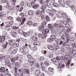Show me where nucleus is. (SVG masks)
Listing matches in <instances>:
<instances>
[{"mask_svg": "<svg viewBox=\"0 0 76 76\" xmlns=\"http://www.w3.org/2000/svg\"><path fill=\"white\" fill-rule=\"evenodd\" d=\"M5 39L3 36H2L1 38L0 42H3L5 41Z\"/></svg>", "mask_w": 76, "mask_h": 76, "instance_id": "nucleus-30", "label": "nucleus"}, {"mask_svg": "<svg viewBox=\"0 0 76 76\" xmlns=\"http://www.w3.org/2000/svg\"><path fill=\"white\" fill-rule=\"evenodd\" d=\"M53 57V54L52 53H50L49 56V58H52Z\"/></svg>", "mask_w": 76, "mask_h": 76, "instance_id": "nucleus-64", "label": "nucleus"}, {"mask_svg": "<svg viewBox=\"0 0 76 76\" xmlns=\"http://www.w3.org/2000/svg\"><path fill=\"white\" fill-rule=\"evenodd\" d=\"M24 72L26 73L27 75H29V70L28 69H24Z\"/></svg>", "mask_w": 76, "mask_h": 76, "instance_id": "nucleus-31", "label": "nucleus"}, {"mask_svg": "<svg viewBox=\"0 0 76 76\" xmlns=\"http://www.w3.org/2000/svg\"><path fill=\"white\" fill-rule=\"evenodd\" d=\"M58 27L59 28H60V29H64V28H65V27L61 23L58 24Z\"/></svg>", "mask_w": 76, "mask_h": 76, "instance_id": "nucleus-13", "label": "nucleus"}, {"mask_svg": "<svg viewBox=\"0 0 76 76\" xmlns=\"http://www.w3.org/2000/svg\"><path fill=\"white\" fill-rule=\"evenodd\" d=\"M20 15L21 16V18L22 19V21L20 25H23V24L24 23V22H25V20H26V18H25V17H23L24 16V14H23V13H21Z\"/></svg>", "mask_w": 76, "mask_h": 76, "instance_id": "nucleus-4", "label": "nucleus"}, {"mask_svg": "<svg viewBox=\"0 0 76 76\" xmlns=\"http://www.w3.org/2000/svg\"><path fill=\"white\" fill-rule=\"evenodd\" d=\"M5 7H8V9L9 10H12L13 9V7L11 6H9V5H6Z\"/></svg>", "mask_w": 76, "mask_h": 76, "instance_id": "nucleus-23", "label": "nucleus"}, {"mask_svg": "<svg viewBox=\"0 0 76 76\" xmlns=\"http://www.w3.org/2000/svg\"><path fill=\"white\" fill-rule=\"evenodd\" d=\"M47 36V35L42 34V36L41 37V38H42V39H45V38H46Z\"/></svg>", "mask_w": 76, "mask_h": 76, "instance_id": "nucleus-43", "label": "nucleus"}, {"mask_svg": "<svg viewBox=\"0 0 76 76\" xmlns=\"http://www.w3.org/2000/svg\"><path fill=\"white\" fill-rule=\"evenodd\" d=\"M32 7L33 9H38L39 7V4H35L32 6Z\"/></svg>", "mask_w": 76, "mask_h": 76, "instance_id": "nucleus-26", "label": "nucleus"}, {"mask_svg": "<svg viewBox=\"0 0 76 76\" xmlns=\"http://www.w3.org/2000/svg\"><path fill=\"white\" fill-rule=\"evenodd\" d=\"M11 36L12 37H16V35H17V33L16 31H12L11 34Z\"/></svg>", "mask_w": 76, "mask_h": 76, "instance_id": "nucleus-17", "label": "nucleus"}, {"mask_svg": "<svg viewBox=\"0 0 76 76\" xmlns=\"http://www.w3.org/2000/svg\"><path fill=\"white\" fill-rule=\"evenodd\" d=\"M10 60H6L5 61V65H6V66H8L10 68H11L12 67V65L10 63Z\"/></svg>", "mask_w": 76, "mask_h": 76, "instance_id": "nucleus-5", "label": "nucleus"}, {"mask_svg": "<svg viewBox=\"0 0 76 76\" xmlns=\"http://www.w3.org/2000/svg\"><path fill=\"white\" fill-rule=\"evenodd\" d=\"M19 29V27H16V26H14L13 27V29H15V30H17Z\"/></svg>", "mask_w": 76, "mask_h": 76, "instance_id": "nucleus-60", "label": "nucleus"}, {"mask_svg": "<svg viewBox=\"0 0 76 76\" xmlns=\"http://www.w3.org/2000/svg\"><path fill=\"white\" fill-rule=\"evenodd\" d=\"M53 41H54V40L51 38V39H48V42H52Z\"/></svg>", "mask_w": 76, "mask_h": 76, "instance_id": "nucleus-53", "label": "nucleus"}, {"mask_svg": "<svg viewBox=\"0 0 76 76\" xmlns=\"http://www.w3.org/2000/svg\"><path fill=\"white\" fill-rule=\"evenodd\" d=\"M23 35L25 37H28V35L27 34V32L26 33L24 32L23 34Z\"/></svg>", "mask_w": 76, "mask_h": 76, "instance_id": "nucleus-52", "label": "nucleus"}, {"mask_svg": "<svg viewBox=\"0 0 76 76\" xmlns=\"http://www.w3.org/2000/svg\"><path fill=\"white\" fill-rule=\"evenodd\" d=\"M18 48H15L11 52V55H14V54H16V53H18Z\"/></svg>", "mask_w": 76, "mask_h": 76, "instance_id": "nucleus-8", "label": "nucleus"}, {"mask_svg": "<svg viewBox=\"0 0 76 76\" xmlns=\"http://www.w3.org/2000/svg\"><path fill=\"white\" fill-rule=\"evenodd\" d=\"M54 69L53 68H51L50 67H49L48 69V72H53V71H54Z\"/></svg>", "mask_w": 76, "mask_h": 76, "instance_id": "nucleus-38", "label": "nucleus"}, {"mask_svg": "<svg viewBox=\"0 0 76 76\" xmlns=\"http://www.w3.org/2000/svg\"><path fill=\"white\" fill-rule=\"evenodd\" d=\"M35 74L37 76H38L39 75L41 74V72H40V70H37L35 72Z\"/></svg>", "mask_w": 76, "mask_h": 76, "instance_id": "nucleus-27", "label": "nucleus"}, {"mask_svg": "<svg viewBox=\"0 0 76 76\" xmlns=\"http://www.w3.org/2000/svg\"><path fill=\"white\" fill-rule=\"evenodd\" d=\"M40 16H41V20H43L45 19V16H44V15H41Z\"/></svg>", "mask_w": 76, "mask_h": 76, "instance_id": "nucleus-55", "label": "nucleus"}, {"mask_svg": "<svg viewBox=\"0 0 76 76\" xmlns=\"http://www.w3.org/2000/svg\"><path fill=\"white\" fill-rule=\"evenodd\" d=\"M7 19L9 20H12L13 18L12 17H11V16H9L7 18Z\"/></svg>", "mask_w": 76, "mask_h": 76, "instance_id": "nucleus-57", "label": "nucleus"}, {"mask_svg": "<svg viewBox=\"0 0 76 76\" xmlns=\"http://www.w3.org/2000/svg\"><path fill=\"white\" fill-rule=\"evenodd\" d=\"M61 37L62 40L64 41L66 40V36H64V35H62Z\"/></svg>", "mask_w": 76, "mask_h": 76, "instance_id": "nucleus-34", "label": "nucleus"}, {"mask_svg": "<svg viewBox=\"0 0 76 76\" xmlns=\"http://www.w3.org/2000/svg\"><path fill=\"white\" fill-rule=\"evenodd\" d=\"M57 65H58V68H60L61 69H63V68L64 67V66H65L64 64H63L62 62H61L60 61H58Z\"/></svg>", "mask_w": 76, "mask_h": 76, "instance_id": "nucleus-3", "label": "nucleus"}, {"mask_svg": "<svg viewBox=\"0 0 76 76\" xmlns=\"http://www.w3.org/2000/svg\"><path fill=\"white\" fill-rule=\"evenodd\" d=\"M28 63H29V64L31 66H33L34 65V62L33 61H32L31 60L30 62H28Z\"/></svg>", "mask_w": 76, "mask_h": 76, "instance_id": "nucleus-47", "label": "nucleus"}, {"mask_svg": "<svg viewBox=\"0 0 76 76\" xmlns=\"http://www.w3.org/2000/svg\"><path fill=\"white\" fill-rule=\"evenodd\" d=\"M28 13L30 16H32L34 15V11L32 10H30L28 11Z\"/></svg>", "mask_w": 76, "mask_h": 76, "instance_id": "nucleus-19", "label": "nucleus"}, {"mask_svg": "<svg viewBox=\"0 0 76 76\" xmlns=\"http://www.w3.org/2000/svg\"><path fill=\"white\" fill-rule=\"evenodd\" d=\"M55 2H56L55 0H49V3H54Z\"/></svg>", "mask_w": 76, "mask_h": 76, "instance_id": "nucleus-58", "label": "nucleus"}, {"mask_svg": "<svg viewBox=\"0 0 76 76\" xmlns=\"http://www.w3.org/2000/svg\"><path fill=\"white\" fill-rule=\"evenodd\" d=\"M5 24L7 25L6 26V28H9L10 26V22L9 21H6L5 23Z\"/></svg>", "mask_w": 76, "mask_h": 76, "instance_id": "nucleus-28", "label": "nucleus"}, {"mask_svg": "<svg viewBox=\"0 0 76 76\" xmlns=\"http://www.w3.org/2000/svg\"><path fill=\"white\" fill-rule=\"evenodd\" d=\"M36 14L39 15V16H40L42 14V12H41V11H40V10H38L36 12Z\"/></svg>", "mask_w": 76, "mask_h": 76, "instance_id": "nucleus-22", "label": "nucleus"}, {"mask_svg": "<svg viewBox=\"0 0 76 76\" xmlns=\"http://www.w3.org/2000/svg\"><path fill=\"white\" fill-rule=\"evenodd\" d=\"M33 45L34 46H39L40 45V43L39 42H36L33 43Z\"/></svg>", "mask_w": 76, "mask_h": 76, "instance_id": "nucleus-25", "label": "nucleus"}, {"mask_svg": "<svg viewBox=\"0 0 76 76\" xmlns=\"http://www.w3.org/2000/svg\"><path fill=\"white\" fill-rule=\"evenodd\" d=\"M6 71V69L4 67H2L0 68V72L1 73H4Z\"/></svg>", "mask_w": 76, "mask_h": 76, "instance_id": "nucleus-16", "label": "nucleus"}, {"mask_svg": "<svg viewBox=\"0 0 76 76\" xmlns=\"http://www.w3.org/2000/svg\"><path fill=\"white\" fill-rule=\"evenodd\" d=\"M60 60V58H58V57L57 56L56 58H54L53 59H51V61H53V63H57L58 64V62L57 61Z\"/></svg>", "mask_w": 76, "mask_h": 76, "instance_id": "nucleus-6", "label": "nucleus"}, {"mask_svg": "<svg viewBox=\"0 0 76 76\" xmlns=\"http://www.w3.org/2000/svg\"><path fill=\"white\" fill-rule=\"evenodd\" d=\"M59 48H60L61 51H62L61 50V48H60V46H58V45H57L55 47V48H54V50H58V49Z\"/></svg>", "mask_w": 76, "mask_h": 76, "instance_id": "nucleus-37", "label": "nucleus"}, {"mask_svg": "<svg viewBox=\"0 0 76 76\" xmlns=\"http://www.w3.org/2000/svg\"><path fill=\"white\" fill-rule=\"evenodd\" d=\"M2 3H6L8 6H9V1H7L6 0H3L1 1Z\"/></svg>", "mask_w": 76, "mask_h": 76, "instance_id": "nucleus-20", "label": "nucleus"}, {"mask_svg": "<svg viewBox=\"0 0 76 76\" xmlns=\"http://www.w3.org/2000/svg\"><path fill=\"white\" fill-rule=\"evenodd\" d=\"M65 27L66 28H69L70 27V25L69 23H66L65 24Z\"/></svg>", "mask_w": 76, "mask_h": 76, "instance_id": "nucleus-54", "label": "nucleus"}, {"mask_svg": "<svg viewBox=\"0 0 76 76\" xmlns=\"http://www.w3.org/2000/svg\"><path fill=\"white\" fill-rule=\"evenodd\" d=\"M73 49L72 48H70L69 50V54H73Z\"/></svg>", "mask_w": 76, "mask_h": 76, "instance_id": "nucleus-35", "label": "nucleus"}, {"mask_svg": "<svg viewBox=\"0 0 76 76\" xmlns=\"http://www.w3.org/2000/svg\"><path fill=\"white\" fill-rule=\"evenodd\" d=\"M28 46H29L30 47V48H31V46H29V45H28L27 43H25V45H24L23 47V48L25 50H27L28 49Z\"/></svg>", "mask_w": 76, "mask_h": 76, "instance_id": "nucleus-18", "label": "nucleus"}, {"mask_svg": "<svg viewBox=\"0 0 76 76\" xmlns=\"http://www.w3.org/2000/svg\"><path fill=\"white\" fill-rule=\"evenodd\" d=\"M66 43H68L70 41V37L69 36H66Z\"/></svg>", "mask_w": 76, "mask_h": 76, "instance_id": "nucleus-21", "label": "nucleus"}, {"mask_svg": "<svg viewBox=\"0 0 76 76\" xmlns=\"http://www.w3.org/2000/svg\"><path fill=\"white\" fill-rule=\"evenodd\" d=\"M45 19L46 21H50V18L48 15H46L45 16Z\"/></svg>", "mask_w": 76, "mask_h": 76, "instance_id": "nucleus-33", "label": "nucleus"}, {"mask_svg": "<svg viewBox=\"0 0 76 76\" xmlns=\"http://www.w3.org/2000/svg\"><path fill=\"white\" fill-rule=\"evenodd\" d=\"M53 45H48L47 46L48 48L49 49V50H53L52 48H53Z\"/></svg>", "mask_w": 76, "mask_h": 76, "instance_id": "nucleus-24", "label": "nucleus"}, {"mask_svg": "<svg viewBox=\"0 0 76 76\" xmlns=\"http://www.w3.org/2000/svg\"><path fill=\"white\" fill-rule=\"evenodd\" d=\"M58 24L57 23H55L53 25V28H58Z\"/></svg>", "mask_w": 76, "mask_h": 76, "instance_id": "nucleus-44", "label": "nucleus"}, {"mask_svg": "<svg viewBox=\"0 0 76 76\" xmlns=\"http://www.w3.org/2000/svg\"><path fill=\"white\" fill-rule=\"evenodd\" d=\"M41 68L42 69V70L43 71H45V66H42L41 67Z\"/></svg>", "mask_w": 76, "mask_h": 76, "instance_id": "nucleus-59", "label": "nucleus"}, {"mask_svg": "<svg viewBox=\"0 0 76 76\" xmlns=\"http://www.w3.org/2000/svg\"><path fill=\"white\" fill-rule=\"evenodd\" d=\"M74 7H75L74 5H72L70 7V10H72V12H73V11H74V10H75V8Z\"/></svg>", "mask_w": 76, "mask_h": 76, "instance_id": "nucleus-40", "label": "nucleus"}, {"mask_svg": "<svg viewBox=\"0 0 76 76\" xmlns=\"http://www.w3.org/2000/svg\"><path fill=\"white\" fill-rule=\"evenodd\" d=\"M54 41L58 43L59 45V46L60 48H61V50L62 53H64L65 50H64V47L66 45V42H63L62 40H60L59 41V39L55 38L54 39Z\"/></svg>", "mask_w": 76, "mask_h": 76, "instance_id": "nucleus-1", "label": "nucleus"}, {"mask_svg": "<svg viewBox=\"0 0 76 76\" xmlns=\"http://www.w3.org/2000/svg\"><path fill=\"white\" fill-rule=\"evenodd\" d=\"M27 57L28 58V62H30L31 60H32L33 58L31 56V55L30 54H27Z\"/></svg>", "mask_w": 76, "mask_h": 76, "instance_id": "nucleus-12", "label": "nucleus"}, {"mask_svg": "<svg viewBox=\"0 0 76 76\" xmlns=\"http://www.w3.org/2000/svg\"><path fill=\"white\" fill-rule=\"evenodd\" d=\"M27 5L28 7H31L32 5V3H28L27 4Z\"/></svg>", "mask_w": 76, "mask_h": 76, "instance_id": "nucleus-61", "label": "nucleus"}, {"mask_svg": "<svg viewBox=\"0 0 76 76\" xmlns=\"http://www.w3.org/2000/svg\"><path fill=\"white\" fill-rule=\"evenodd\" d=\"M48 3H50V0H45V1L43 2L44 4H46Z\"/></svg>", "mask_w": 76, "mask_h": 76, "instance_id": "nucleus-45", "label": "nucleus"}, {"mask_svg": "<svg viewBox=\"0 0 76 76\" xmlns=\"http://www.w3.org/2000/svg\"><path fill=\"white\" fill-rule=\"evenodd\" d=\"M52 5L53 6H54V7H57L58 6V4L57 3H55V2H54V3H53L52 4Z\"/></svg>", "mask_w": 76, "mask_h": 76, "instance_id": "nucleus-51", "label": "nucleus"}, {"mask_svg": "<svg viewBox=\"0 0 76 76\" xmlns=\"http://www.w3.org/2000/svg\"><path fill=\"white\" fill-rule=\"evenodd\" d=\"M9 44L10 46H13L14 45V43H13V40H9L8 41Z\"/></svg>", "mask_w": 76, "mask_h": 76, "instance_id": "nucleus-14", "label": "nucleus"}, {"mask_svg": "<svg viewBox=\"0 0 76 76\" xmlns=\"http://www.w3.org/2000/svg\"><path fill=\"white\" fill-rule=\"evenodd\" d=\"M49 31L50 30L48 29L43 30L42 31V34H43L47 35L49 32Z\"/></svg>", "mask_w": 76, "mask_h": 76, "instance_id": "nucleus-9", "label": "nucleus"}, {"mask_svg": "<svg viewBox=\"0 0 76 76\" xmlns=\"http://www.w3.org/2000/svg\"><path fill=\"white\" fill-rule=\"evenodd\" d=\"M20 58L19 57H17L16 58H12L11 59V61L12 63H14L15 61H16V60H18L19 61V59H20Z\"/></svg>", "mask_w": 76, "mask_h": 76, "instance_id": "nucleus-10", "label": "nucleus"}, {"mask_svg": "<svg viewBox=\"0 0 76 76\" xmlns=\"http://www.w3.org/2000/svg\"><path fill=\"white\" fill-rule=\"evenodd\" d=\"M40 9L42 10V12H45V10H44V5H42V6H41Z\"/></svg>", "mask_w": 76, "mask_h": 76, "instance_id": "nucleus-42", "label": "nucleus"}, {"mask_svg": "<svg viewBox=\"0 0 76 76\" xmlns=\"http://www.w3.org/2000/svg\"><path fill=\"white\" fill-rule=\"evenodd\" d=\"M48 28L50 29H54V26L53 25L51 24H48Z\"/></svg>", "mask_w": 76, "mask_h": 76, "instance_id": "nucleus-15", "label": "nucleus"}, {"mask_svg": "<svg viewBox=\"0 0 76 76\" xmlns=\"http://www.w3.org/2000/svg\"><path fill=\"white\" fill-rule=\"evenodd\" d=\"M9 73V70L8 69L6 68L5 71L4 72V75L6 76L8 75Z\"/></svg>", "mask_w": 76, "mask_h": 76, "instance_id": "nucleus-29", "label": "nucleus"}, {"mask_svg": "<svg viewBox=\"0 0 76 76\" xmlns=\"http://www.w3.org/2000/svg\"><path fill=\"white\" fill-rule=\"evenodd\" d=\"M70 57V55H66L64 56V58L65 59L67 58H69Z\"/></svg>", "mask_w": 76, "mask_h": 76, "instance_id": "nucleus-48", "label": "nucleus"}, {"mask_svg": "<svg viewBox=\"0 0 76 76\" xmlns=\"http://www.w3.org/2000/svg\"><path fill=\"white\" fill-rule=\"evenodd\" d=\"M50 37L53 39H55L56 38V36L54 35H51L50 36Z\"/></svg>", "mask_w": 76, "mask_h": 76, "instance_id": "nucleus-50", "label": "nucleus"}, {"mask_svg": "<svg viewBox=\"0 0 76 76\" xmlns=\"http://www.w3.org/2000/svg\"><path fill=\"white\" fill-rule=\"evenodd\" d=\"M7 58H8L7 56H4V55H2V54H0V61L2 60H6Z\"/></svg>", "mask_w": 76, "mask_h": 76, "instance_id": "nucleus-7", "label": "nucleus"}, {"mask_svg": "<svg viewBox=\"0 0 76 76\" xmlns=\"http://www.w3.org/2000/svg\"><path fill=\"white\" fill-rule=\"evenodd\" d=\"M23 67L25 68L28 67V64H23Z\"/></svg>", "mask_w": 76, "mask_h": 76, "instance_id": "nucleus-62", "label": "nucleus"}, {"mask_svg": "<svg viewBox=\"0 0 76 76\" xmlns=\"http://www.w3.org/2000/svg\"><path fill=\"white\" fill-rule=\"evenodd\" d=\"M65 2V4H64V2ZM64 2L61 1H58L59 4L61 6H62V7H64L66 6H69V3L68 2V1L67 0H64Z\"/></svg>", "mask_w": 76, "mask_h": 76, "instance_id": "nucleus-2", "label": "nucleus"}, {"mask_svg": "<svg viewBox=\"0 0 76 76\" xmlns=\"http://www.w3.org/2000/svg\"><path fill=\"white\" fill-rule=\"evenodd\" d=\"M21 39L22 41H23V42H25V43H26V39L24 38H22Z\"/></svg>", "mask_w": 76, "mask_h": 76, "instance_id": "nucleus-56", "label": "nucleus"}, {"mask_svg": "<svg viewBox=\"0 0 76 76\" xmlns=\"http://www.w3.org/2000/svg\"><path fill=\"white\" fill-rule=\"evenodd\" d=\"M18 32L20 34H23V33L25 32L24 31H23L20 29H19L18 30Z\"/></svg>", "mask_w": 76, "mask_h": 76, "instance_id": "nucleus-49", "label": "nucleus"}, {"mask_svg": "<svg viewBox=\"0 0 76 76\" xmlns=\"http://www.w3.org/2000/svg\"><path fill=\"white\" fill-rule=\"evenodd\" d=\"M27 33L28 36H31L32 34V32L31 31L27 32Z\"/></svg>", "mask_w": 76, "mask_h": 76, "instance_id": "nucleus-41", "label": "nucleus"}, {"mask_svg": "<svg viewBox=\"0 0 76 76\" xmlns=\"http://www.w3.org/2000/svg\"><path fill=\"white\" fill-rule=\"evenodd\" d=\"M62 15L63 16V17H66V18H67V15H65L63 13L58 14L57 15V18H61V16H62Z\"/></svg>", "mask_w": 76, "mask_h": 76, "instance_id": "nucleus-11", "label": "nucleus"}, {"mask_svg": "<svg viewBox=\"0 0 76 76\" xmlns=\"http://www.w3.org/2000/svg\"><path fill=\"white\" fill-rule=\"evenodd\" d=\"M64 31L61 30L59 33V35L60 36H61V35H63L64 34Z\"/></svg>", "mask_w": 76, "mask_h": 76, "instance_id": "nucleus-46", "label": "nucleus"}, {"mask_svg": "<svg viewBox=\"0 0 76 76\" xmlns=\"http://www.w3.org/2000/svg\"><path fill=\"white\" fill-rule=\"evenodd\" d=\"M46 7H48L49 8H52L53 7H52V5L50 4H46Z\"/></svg>", "mask_w": 76, "mask_h": 76, "instance_id": "nucleus-32", "label": "nucleus"}, {"mask_svg": "<svg viewBox=\"0 0 76 76\" xmlns=\"http://www.w3.org/2000/svg\"><path fill=\"white\" fill-rule=\"evenodd\" d=\"M14 65L16 66H17V67H19L20 66V63L18 62H15L14 63Z\"/></svg>", "mask_w": 76, "mask_h": 76, "instance_id": "nucleus-39", "label": "nucleus"}, {"mask_svg": "<svg viewBox=\"0 0 76 76\" xmlns=\"http://www.w3.org/2000/svg\"><path fill=\"white\" fill-rule=\"evenodd\" d=\"M32 39L33 41H38L37 37H35V36H33L32 37Z\"/></svg>", "mask_w": 76, "mask_h": 76, "instance_id": "nucleus-36", "label": "nucleus"}, {"mask_svg": "<svg viewBox=\"0 0 76 76\" xmlns=\"http://www.w3.org/2000/svg\"><path fill=\"white\" fill-rule=\"evenodd\" d=\"M44 64L45 65H46L47 66H48V65H49V63L48 62H47L45 61L44 63Z\"/></svg>", "mask_w": 76, "mask_h": 76, "instance_id": "nucleus-63", "label": "nucleus"}]
</instances>
